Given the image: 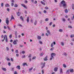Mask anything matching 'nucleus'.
Returning a JSON list of instances; mask_svg holds the SVG:
<instances>
[{
    "label": "nucleus",
    "instance_id": "nucleus-42",
    "mask_svg": "<svg viewBox=\"0 0 74 74\" xmlns=\"http://www.w3.org/2000/svg\"><path fill=\"white\" fill-rule=\"evenodd\" d=\"M22 53H23V54L25 53V51H22Z\"/></svg>",
    "mask_w": 74,
    "mask_h": 74
},
{
    "label": "nucleus",
    "instance_id": "nucleus-46",
    "mask_svg": "<svg viewBox=\"0 0 74 74\" xmlns=\"http://www.w3.org/2000/svg\"><path fill=\"white\" fill-rule=\"evenodd\" d=\"M54 49V47H52L51 49V51H52L53 50V49Z\"/></svg>",
    "mask_w": 74,
    "mask_h": 74
},
{
    "label": "nucleus",
    "instance_id": "nucleus-21",
    "mask_svg": "<svg viewBox=\"0 0 74 74\" xmlns=\"http://www.w3.org/2000/svg\"><path fill=\"white\" fill-rule=\"evenodd\" d=\"M72 8L73 10H74V4H72Z\"/></svg>",
    "mask_w": 74,
    "mask_h": 74
},
{
    "label": "nucleus",
    "instance_id": "nucleus-9",
    "mask_svg": "<svg viewBox=\"0 0 74 74\" xmlns=\"http://www.w3.org/2000/svg\"><path fill=\"white\" fill-rule=\"evenodd\" d=\"M6 23L7 25H8V23H9V21H8V20L7 18L6 21Z\"/></svg>",
    "mask_w": 74,
    "mask_h": 74
},
{
    "label": "nucleus",
    "instance_id": "nucleus-59",
    "mask_svg": "<svg viewBox=\"0 0 74 74\" xmlns=\"http://www.w3.org/2000/svg\"><path fill=\"white\" fill-rule=\"evenodd\" d=\"M70 37L71 38H73V35H71Z\"/></svg>",
    "mask_w": 74,
    "mask_h": 74
},
{
    "label": "nucleus",
    "instance_id": "nucleus-19",
    "mask_svg": "<svg viewBox=\"0 0 74 74\" xmlns=\"http://www.w3.org/2000/svg\"><path fill=\"white\" fill-rule=\"evenodd\" d=\"M54 71H57L58 70V68L57 67H56L54 69Z\"/></svg>",
    "mask_w": 74,
    "mask_h": 74
},
{
    "label": "nucleus",
    "instance_id": "nucleus-48",
    "mask_svg": "<svg viewBox=\"0 0 74 74\" xmlns=\"http://www.w3.org/2000/svg\"><path fill=\"white\" fill-rule=\"evenodd\" d=\"M8 65L9 66H11V63L10 62H9L8 63Z\"/></svg>",
    "mask_w": 74,
    "mask_h": 74
},
{
    "label": "nucleus",
    "instance_id": "nucleus-37",
    "mask_svg": "<svg viewBox=\"0 0 74 74\" xmlns=\"http://www.w3.org/2000/svg\"><path fill=\"white\" fill-rule=\"evenodd\" d=\"M49 20V19L48 18H46L45 19V21H48Z\"/></svg>",
    "mask_w": 74,
    "mask_h": 74
},
{
    "label": "nucleus",
    "instance_id": "nucleus-57",
    "mask_svg": "<svg viewBox=\"0 0 74 74\" xmlns=\"http://www.w3.org/2000/svg\"><path fill=\"white\" fill-rule=\"evenodd\" d=\"M64 54L65 56H67V54L66 53H64Z\"/></svg>",
    "mask_w": 74,
    "mask_h": 74
},
{
    "label": "nucleus",
    "instance_id": "nucleus-45",
    "mask_svg": "<svg viewBox=\"0 0 74 74\" xmlns=\"http://www.w3.org/2000/svg\"><path fill=\"white\" fill-rule=\"evenodd\" d=\"M11 60L12 62H13V61H14V59H13L12 58H11Z\"/></svg>",
    "mask_w": 74,
    "mask_h": 74
},
{
    "label": "nucleus",
    "instance_id": "nucleus-12",
    "mask_svg": "<svg viewBox=\"0 0 74 74\" xmlns=\"http://www.w3.org/2000/svg\"><path fill=\"white\" fill-rule=\"evenodd\" d=\"M60 73H63V69H62L61 68H60Z\"/></svg>",
    "mask_w": 74,
    "mask_h": 74
},
{
    "label": "nucleus",
    "instance_id": "nucleus-51",
    "mask_svg": "<svg viewBox=\"0 0 74 74\" xmlns=\"http://www.w3.org/2000/svg\"><path fill=\"white\" fill-rule=\"evenodd\" d=\"M6 50H7V51H9V49L8 48V47H6Z\"/></svg>",
    "mask_w": 74,
    "mask_h": 74
},
{
    "label": "nucleus",
    "instance_id": "nucleus-17",
    "mask_svg": "<svg viewBox=\"0 0 74 74\" xmlns=\"http://www.w3.org/2000/svg\"><path fill=\"white\" fill-rule=\"evenodd\" d=\"M69 71V69L66 72V74H69V73H70Z\"/></svg>",
    "mask_w": 74,
    "mask_h": 74
},
{
    "label": "nucleus",
    "instance_id": "nucleus-62",
    "mask_svg": "<svg viewBox=\"0 0 74 74\" xmlns=\"http://www.w3.org/2000/svg\"><path fill=\"white\" fill-rule=\"evenodd\" d=\"M3 33H6V32L5 31H4V30H3Z\"/></svg>",
    "mask_w": 74,
    "mask_h": 74
},
{
    "label": "nucleus",
    "instance_id": "nucleus-8",
    "mask_svg": "<svg viewBox=\"0 0 74 74\" xmlns=\"http://www.w3.org/2000/svg\"><path fill=\"white\" fill-rule=\"evenodd\" d=\"M16 14H17V16H20V15L21 14V13L20 12H18L17 13V12H16Z\"/></svg>",
    "mask_w": 74,
    "mask_h": 74
},
{
    "label": "nucleus",
    "instance_id": "nucleus-13",
    "mask_svg": "<svg viewBox=\"0 0 74 74\" xmlns=\"http://www.w3.org/2000/svg\"><path fill=\"white\" fill-rule=\"evenodd\" d=\"M16 69H18V70H20L21 69V67H20V66H17V67H16Z\"/></svg>",
    "mask_w": 74,
    "mask_h": 74
},
{
    "label": "nucleus",
    "instance_id": "nucleus-54",
    "mask_svg": "<svg viewBox=\"0 0 74 74\" xmlns=\"http://www.w3.org/2000/svg\"><path fill=\"white\" fill-rule=\"evenodd\" d=\"M25 57H26V56L25 55L23 56H22V58H25Z\"/></svg>",
    "mask_w": 74,
    "mask_h": 74
},
{
    "label": "nucleus",
    "instance_id": "nucleus-63",
    "mask_svg": "<svg viewBox=\"0 0 74 74\" xmlns=\"http://www.w3.org/2000/svg\"><path fill=\"white\" fill-rule=\"evenodd\" d=\"M7 10L8 11H10V9L8 8L7 9Z\"/></svg>",
    "mask_w": 74,
    "mask_h": 74
},
{
    "label": "nucleus",
    "instance_id": "nucleus-64",
    "mask_svg": "<svg viewBox=\"0 0 74 74\" xmlns=\"http://www.w3.org/2000/svg\"><path fill=\"white\" fill-rule=\"evenodd\" d=\"M37 1H36L35 2H34V3L35 4H37Z\"/></svg>",
    "mask_w": 74,
    "mask_h": 74
},
{
    "label": "nucleus",
    "instance_id": "nucleus-5",
    "mask_svg": "<svg viewBox=\"0 0 74 74\" xmlns=\"http://www.w3.org/2000/svg\"><path fill=\"white\" fill-rule=\"evenodd\" d=\"M4 37H6V38H5V41L6 42H8V39L7 38V36L5 35H4Z\"/></svg>",
    "mask_w": 74,
    "mask_h": 74
},
{
    "label": "nucleus",
    "instance_id": "nucleus-52",
    "mask_svg": "<svg viewBox=\"0 0 74 74\" xmlns=\"http://www.w3.org/2000/svg\"><path fill=\"white\" fill-rule=\"evenodd\" d=\"M48 7H45V9L46 10H47V9H48Z\"/></svg>",
    "mask_w": 74,
    "mask_h": 74
},
{
    "label": "nucleus",
    "instance_id": "nucleus-3",
    "mask_svg": "<svg viewBox=\"0 0 74 74\" xmlns=\"http://www.w3.org/2000/svg\"><path fill=\"white\" fill-rule=\"evenodd\" d=\"M45 62H41V68L42 69H43L45 66Z\"/></svg>",
    "mask_w": 74,
    "mask_h": 74
},
{
    "label": "nucleus",
    "instance_id": "nucleus-60",
    "mask_svg": "<svg viewBox=\"0 0 74 74\" xmlns=\"http://www.w3.org/2000/svg\"><path fill=\"white\" fill-rule=\"evenodd\" d=\"M14 3H11V5H12V7L14 5Z\"/></svg>",
    "mask_w": 74,
    "mask_h": 74
},
{
    "label": "nucleus",
    "instance_id": "nucleus-55",
    "mask_svg": "<svg viewBox=\"0 0 74 74\" xmlns=\"http://www.w3.org/2000/svg\"><path fill=\"white\" fill-rule=\"evenodd\" d=\"M14 74H18V73H17V71H15Z\"/></svg>",
    "mask_w": 74,
    "mask_h": 74
},
{
    "label": "nucleus",
    "instance_id": "nucleus-61",
    "mask_svg": "<svg viewBox=\"0 0 74 74\" xmlns=\"http://www.w3.org/2000/svg\"><path fill=\"white\" fill-rule=\"evenodd\" d=\"M46 36H49V35L48 34L46 33Z\"/></svg>",
    "mask_w": 74,
    "mask_h": 74
},
{
    "label": "nucleus",
    "instance_id": "nucleus-1",
    "mask_svg": "<svg viewBox=\"0 0 74 74\" xmlns=\"http://www.w3.org/2000/svg\"><path fill=\"white\" fill-rule=\"evenodd\" d=\"M61 4L62 5V7L64 8H66V7H67V5H66V3H65V1L64 0H62L61 3Z\"/></svg>",
    "mask_w": 74,
    "mask_h": 74
},
{
    "label": "nucleus",
    "instance_id": "nucleus-20",
    "mask_svg": "<svg viewBox=\"0 0 74 74\" xmlns=\"http://www.w3.org/2000/svg\"><path fill=\"white\" fill-rule=\"evenodd\" d=\"M37 23V20H35L34 22V25H36V24Z\"/></svg>",
    "mask_w": 74,
    "mask_h": 74
},
{
    "label": "nucleus",
    "instance_id": "nucleus-10",
    "mask_svg": "<svg viewBox=\"0 0 74 74\" xmlns=\"http://www.w3.org/2000/svg\"><path fill=\"white\" fill-rule=\"evenodd\" d=\"M10 5H9V4L7 3L5 5V7H10Z\"/></svg>",
    "mask_w": 74,
    "mask_h": 74
},
{
    "label": "nucleus",
    "instance_id": "nucleus-15",
    "mask_svg": "<svg viewBox=\"0 0 74 74\" xmlns=\"http://www.w3.org/2000/svg\"><path fill=\"white\" fill-rule=\"evenodd\" d=\"M37 38L38 40H41V36H38Z\"/></svg>",
    "mask_w": 74,
    "mask_h": 74
},
{
    "label": "nucleus",
    "instance_id": "nucleus-40",
    "mask_svg": "<svg viewBox=\"0 0 74 74\" xmlns=\"http://www.w3.org/2000/svg\"><path fill=\"white\" fill-rule=\"evenodd\" d=\"M51 47H53V43H51Z\"/></svg>",
    "mask_w": 74,
    "mask_h": 74
},
{
    "label": "nucleus",
    "instance_id": "nucleus-56",
    "mask_svg": "<svg viewBox=\"0 0 74 74\" xmlns=\"http://www.w3.org/2000/svg\"><path fill=\"white\" fill-rule=\"evenodd\" d=\"M44 13H45V14H46L47 13V11L45 10H44Z\"/></svg>",
    "mask_w": 74,
    "mask_h": 74
},
{
    "label": "nucleus",
    "instance_id": "nucleus-11",
    "mask_svg": "<svg viewBox=\"0 0 74 74\" xmlns=\"http://www.w3.org/2000/svg\"><path fill=\"white\" fill-rule=\"evenodd\" d=\"M13 43L14 45H16V44H17L16 41L15 40H14L13 42Z\"/></svg>",
    "mask_w": 74,
    "mask_h": 74
},
{
    "label": "nucleus",
    "instance_id": "nucleus-7",
    "mask_svg": "<svg viewBox=\"0 0 74 74\" xmlns=\"http://www.w3.org/2000/svg\"><path fill=\"white\" fill-rule=\"evenodd\" d=\"M1 69L5 71H7V69L5 68H1Z\"/></svg>",
    "mask_w": 74,
    "mask_h": 74
},
{
    "label": "nucleus",
    "instance_id": "nucleus-16",
    "mask_svg": "<svg viewBox=\"0 0 74 74\" xmlns=\"http://www.w3.org/2000/svg\"><path fill=\"white\" fill-rule=\"evenodd\" d=\"M12 19H15V18H14V17H13V15H12L11 17L10 21H11V20H12Z\"/></svg>",
    "mask_w": 74,
    "mask_h": 74
},
{
    "label": "nucleus",
    "instance_id": "nucleus-53",
    "mask_svg": "<svg viewBox=\"0 0 74 74\" xmlns=\"http://www.w3.org/2000/svg\"><path fill=\"white\" fill-rule=\"evenodd\" d=\"M36 58V57H33L32 58V59H35Z\"/></svg>",
    "mask_w": 74,
    "mask_h": 74
},
{
    "label": "nucleus",
    "instance_id": "nucleus-35",
    "mask_svg": "<svg viewBox=\"0 0 74 74\" xmlns=\"http://www.w3.org/2000/svg\"><path fill=\"white\" fill-rule=\"evenodd\" d=\"M16 53H18V50H16L15 51Z\"/></svg>",
    "mask_w": 74,
    "mask_h": 74
},
{
    "label": "nucleus",
    "instance_id": "nucleus-28",
    "mask_svg": "<svg viewBox=\"0 0 74 74\" xmlns=\"http://www.w3.org/2000/svg\"><path fill=\"white\" fill-rule=\"evenodd\" d=\"M65 13H68V10H67L66 9V10H65Z\"/></svg>",
    "mask_w": 74,
    "mask_h": 74
},
{
    "label": "nucleus",
    "instance_id": "nucleus-25",
    "mask_svg": "<svg viewBox=\"0 0 74 74\" xmlns=\"http://www.w3.org/2000/svg\"><path fill=\"white\" fill-rule=\"evenodd\" d=\"M18 6V5L16 4H15L14 5V7H17Z\"/></svg>",
    "mask_w": 74,
    "mask_h": 74
},
{
    "label": "nucleus",
    "instance_id": "nucleus-4",
    "mask_svg": "<svg viewBox=\"0 0 74 74\" xmlns=\"http://www.w3.org/2000/svg\"><path fill=\"white\" fill-rule=\"evenodd\" d=\"M69 70L71 73H73L74 72V70H73V69H69Z\"/></svg>",
    "mask_w": 74,
    "mask_h": 74
},
{
    "label": "nucleus",
    "instance_id": "nucleus-58",
    "mask_svg": "<svg viewBox=\"0 0 74 74\" xmlns=\"http://www.w3.org/2000/svg\"><path fill=\"white\" fill-rule=\"evenodd\" d=\"M24 7L25 8V9H27V7H26V6L25 5Z\"/></svg>",
    "mask_w": 74,
    "mask_h": 74
},
{
    "label": "nucleus",
    "instance_id": "nucleus-39",
    "mask_svg": "<svg viewBox=\"0 0 74 74\" xmlns=\"http://www.w3.org/2000/svg\"><path fill=\"white\" fill-rule=\"evenodd\" d=\"M15 35H17L18 33H17V31H16L15 32Z\"/></svg>",
    "mask_w": 74,
    "mask_h": 74
},
{
    "label": "nucleus",
    "instance_id": "nucleus-26",
    "mask_svg": "<svg viewBox=\"0 0 74 74\" xmlns=\"http://www.w3.org/2000/svg\"><path fill=\"white\" fill-rule=\"evenodd\" d=\"M31 57H32V54H30L28 56V58H31Z\"/></svg>",
    "mask_w": 74,
    "mask_h": 74
},
{
    "label": "nucleus",
    "instance_id": "nucleus-27",
    "mask_svg": "<svg viewBox=\"0 0 74 74\" xmlns=\"http://www.w3.org/2000/svg\"><path fill=\"white\" fill-rule=\"evenodd\" d=\"M61 45H62V46H64V43L63 42H62Z\"/></svg>",
    "mask_w": 74,
    "mask_h": 74
},
{
    "label": "nucleus",
    "instance_id": "nucleus-43",
    "mask_svg": "<svg viewBox=\"0 0 74 74\" xmlns=\"http://www.w3.org/2000/svg\"><path fill=\"white\" fill-rule=\"evenodd\" d=\"M21 5H22V6H23V7L25 6V5L23 4H21Z\"/></svg>",
    "mask_w": 74,
    "mask_h": 74
},
{
    "label": "nucleus",
    "instance_id": "nucleus-47",
    "mask_svg": "<svg viewBox=\"0 0 74 74\" xmlns=\"http://www.w3.org/2000/svg\"><path fill=\"white\" fill-rule=\"evenodd\" d=\"M39 43L40 44H42V42L41 41H39Z\"/></svg>",
    "mask_w": 74,
    "mask_h": 74
},
{
    "label": "nucleus",
    "instance_id": "nucleus-31",
    "mask_svg": "<svg viewBox=\"0 0 74 74\" xmlns=\"http://www.w3.org/2000/svg\"><path fill=\"white\" fill-rule=\"evenodd\" d=\"M42 74H44V70L43 69H42Z\"/></svg>",
    "mask_w": 74,
    "mask_h": 74
},
{
    "label": "nucleus",
    "instance_id": "nucleus-29",
    "mask_svg": "<svg viewBox=\"0 0 74 74\" xmlns=\"http://www.w3.org/2000/svg\"><path fill=\"white\" fill-rule=\"evenodd\" d=\"M63 67H64V68H66V65L65 64H63Z\"/></svg>",
    "mask_w": 74,
    "mask_h": 74
},
{
    "label": "nucleus",
    "instance_id": "nucleus-38",
    "mask_svg": "<svg viewBox=\"0 0 74 74\" xmlns=\"http://www.w3.org/2000/svg\"><path fill=\"white\" fill-rule=\"evenodd\" d=\"M69 28H70V29H71L72 28V27L71 26L69 25L68 26Z\"/></svg>",
    "mask_w": 74,
    "mask_h": 74
},
{
    "label": "nucleus",
    "instance_id": "nucleus-14",
    "mask_svg": "<svg viewBox=\"0 0 74 74\" xmlns=\"http://www.w3.org/2000/svg\"><path fill=\"white\" fill-rule=\"evenodd\" d=\"M20 19L22 20V21H23L24 20H23V18L22 17V16H21L20 17Z\"/></svg>",
    "mask_w": 74,
    "mask_h": 74
},
{
    "label": "nucleus",
    "instance_id": "nucleus-23",
    "mask_svg": "<svg viewBox=\"0 0 74 74\" xmlns=\"http://www.w3.org/2000/svg\"><path fill=\"white\" fill-rule=\"evenodd\" d=\"M47 33H48V34H51V33L49 31L47 30Z\"/></svg>",
    "mask_w": 74,
    "mask_h": 74
},
{
    "label": "nucleus",
    "instance_id": "nucleus-2",
    "mask_svg": "<svg viewBox=\"0 0 74 74\" xmlns=\"http://www.w3.org/2000/svg\"><path fill=\"white\" fill-rule=\"evenodd\" d=\"M56 55V54L54 53H52L51 54V58H50V60H52L54 58V57L53 56H55Z\"/></svg>",
    "mask_w": 74,
    "mask_h": 74
},
{
    "label": "nucleus",
    "instance_id": "nucleus-49",
    "mask_svg": "<svg viewBox=\"0 0 74 74\" xmlns=\"http://www.w3.org/2000/svg\"><path fill=\"white\" fill-rule=\"evenodd\" d=\"M7 28L8 29H9V30H11V29H10V28L8 26H7Z\"/></svg>",
    "mask_w": 74,
    "mask_h": 74
},
{
    "label": "nucleus",
    "instance_id": "nucleus-24",
    "mask_svg": "<svg viewBox=\"0 0 74 74\" xmlns=\"http://www.w3.org/2000/svg\"><path fill=\"white\" fill-rule=\"evenodd\" d=\"M59 32H63V29H60L59 30Z\"/></svg>",
    "mask_w": 74,
    "mask_h": 74
},
{
    "label": "nucleus",
    "instance_id": "nucleus-22",
    "mask_svg": "<svg viewBox=\"0 0 74 74\" xmlns=\"http://www.w3.org/2000/svg\"><path fill=\"white\" fill-rule=\"evenodd\" d=\"M41 4H43V5H45V3L42 1H41Z\"/></svg>",
    "mask_w": 74,
    "mask_h": 74
},
{
    "label": "nucleus",
    "instance_id": "nucleus-50",
    "mask_svg": "<svg viewBox=\"0 0 74 74\" xmlns=\"http://www.w3.org/2000/svg\"><path fill=\"white\" fill-rule=\"evenodd\" d=\"M52 22H51L49 24L50 26H51L52 25Z\"/></svg>",
    "mask_w": 74,
    "mask_h": 74
},
{
    "label": "nucleus",
    "instance_id": "nucleus-36",
    "mask_svg": "<svg viewBox=\"0 0 74 74\" xmlns=\"http://www.w3.org/2000/svg\"><path fill=\"white\" fill-rule=\"evenodd\" d=\"M33 68L32 67L31 68H30L29 69V71H31V70H33Z\"/></svg>",
    "mask_w": 74,
    "mask_h": 74
},
{
    "label": "nucleus",
    "instance_id": "nucleus-32",
    "mask_svg": "<svg viewBox=\"0 0 74 74\" xmlns=\"http://www.w3.org/2000/svg\"><path fill=\"white\" fill-rule=\"evenodd\" d=\"M44 55V53H42L40 54V56H42Z\"/></svg>",
    "mask_w": 74,
    "mask_h": 74
},
{
    "label": "nucleus",
    "instance_id": "nucleus-18",
    "mask_svg": "<svg viewBox=\"0 0 74 74\" xmlns=\"http://www.w3.org/2000/svg\"><path fill=\"white\" fill-rule=\"evenodd\" d=\"M27 22H29V16H28L27 17Z\"/></svg>",
    "mask_w": 74,
    "mask_h": 74
},
{
    "label": "nucleus",
    "instance_id": "nucleus-6",
    "mask_svg": "<svg viewBox=\"0 0 74 74\" xmlns=\"http://www.w3.org/2000/svg\"><path fill=\"white\" fill-rule=\"evenodd\" d=\"M48 56H46L45 58H44V60L45 61H47L48 60Z\"/></svg>",
    "mask_w": 74,
    "mask_h": 74
},
{
    "label": "nucleus",
    "instance_id": "nucleus-41",
    "mask_svg": "<svg viewBox=\"0 0 74 74\" xmlns=\"http://www.w3.org/2000/svg\"><path fill=\"white\" fill-rule=\"evenodd\" d=\"M62 21H63V22H65L66 21V19L64 18H63L62 19Z\"/></svg>",
    "mask_w": 74,
    "mask_h": 74
},
{
    "label": "nucleus",
    "instance_id": "nucleus-44",
    "mask_svg": "<svg viewBox=\"0 0 74 74\" xmlns=\"http://www.w3.org/2000/svg\"><path fill=\"white\" fill-rule=\"evenodd\" d=\"M26 64V63H24L23 64V66H25Z\"/></svg>",
    "mask_w": 74,
    "mask_h": 74
},
{
    "label": "nucleus",
    "instance_id": "nucleus-33",
    "mask_svg": "<svg viewBox=\"0 0 74 74\" xmlns=\"http://www.w3.org/2000/svg\"><path fill=\"white\" fill-rule=\"evenodd\" d=\"M3 5H4V4L3 3H2L1 4V7H3Z\"/></svg>",
    "mask_w": 74,
    "mask_h": 74
},
{
    "label": "nucleus",
    "instance_id": "nucleus-30",
    "mask_svg": "<svg viewBox=\"0 0 74 74\" xmlns=\"http://www.w3.org/2000/svg\"><path fill=\"white\" fill-rule=\"evenodd\" d=\"M9 37H10V39H11V38H12V34H10L9 36Z\"/></svg>",
    "mask_w": 74,
    "mask_h": 74
},
{
    "label": "nucleus",
    "instance_id": "nucleus-34",
    "mask_svg": "<svg viewBox=\"0 0 74 74\" xmlns=\"http://www.w3.org/2000/svg\"><path fill=\"white\" fill-rule=\"evenodd\" d=\"M14 68H12L11 69V71H14Z\"/></svg>",
    "mask_w": 74,
    "mask_h": 74
}]
</instances>
